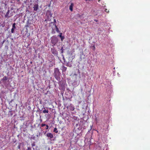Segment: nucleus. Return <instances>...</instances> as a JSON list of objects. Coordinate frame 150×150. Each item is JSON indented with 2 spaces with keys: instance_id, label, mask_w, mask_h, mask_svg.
Here are the masks:
<instances>
[{
  "instance_id": "b1692460",
  "label": "nucleus",
  "mask_w": 150,
  "mask_h": 150,
  "mask_svg": "<svg viewBox=\"0 0 150 150\" xmlns=\"http://www.w3.org/2000/svg\"><path fill=\"white\" fill-rule=\"evenodd\" d=\"M45 126H46V129H48V128H49V126H48V125H46Z\"/></svg>"
},
{
  "instance_id": "0eeeda50",
  "label": "nucleus",
  "mask_w": 150,
  "mask_h": 150,
  "mask_svg": "<svg viewBox=\"0 0 150 150\" xmlns=\"http://www.w3.org/2000/svg\"><path fill=\"white\" fill-rule=\"evenodd\" d=\"M51 51L52 53L53 54H57L58 52L57 51L54 49L51 48Z\"/></svg>"
},
{
  "instance_id": "5701e85b",
  "label": "nucleus",
  "mask_w": 150,
  "mask_h": 150,
  "mask_svg": "<svg viewBox=\"0 0 150 150\" xmlns=\"http://www.w3.org/2000/svg\"><path fill=\"white\" fill-rule=\"evenodd\" d=\"M26 150H32V149L30 147H28Z\"/></svg>"
},
{
  "instance_id": "f8f14e48",
  "label": "nucleus",
  "mask_w": 150,
  "mask_h": 150,
  "mask_svg": "<svg viewBox=\"0 0 150 150\" xmlns=\"http://www.w3.org/2000/svg\"><path fill=\"white\" fill-rule=\"evenodd\" d=\"M38 4H35L34 6L33 7L34 10L35 11H36L37 10L38 8Z\"/></svg>"
},
{
  "instance_id": "ddd939ff",
  "label": "nucleus",
  "mask_w": 150,
  "mask_h": 150,
  "mask_svg": "<svg viewBox=\"0 0 150 150\" xmlns=\"http://www.w3.org/2000/svg\"><path fill=\"white\" fill-rule=\"evenodd\" d=\"M69 150H77L75 146L73 147H70L69 149Z\"/></svg>"
},
{
  "instance_id": "4be33fe9",
  "label": "nucleus",
  "mask_w": 150,
  "mask_h": 150,
  "mask_svg": "<svg viewBox=\"0 0 150 150\" xmlns=\"http://www.w3.org/2000/svg\"><path fill=\"white\" fill-rule=\"evenodd\" d=\"M46 125V124H42L41 125V127H43Z\"/></svg>"
},
{
  "instance_id": "393cba45",
  "label": "nucleus",
  "mask_w": 150,
  "mask_h": 150,
  "mask_svg": "<svg viewBox=\"0 0 150 150\" xmlns=\"http://www.w3.org/2000/svg\"><path fill=\"white\" fill-rule=\"evenodd\" d=\"M105 11L106 12H107V13H109V10H108V9H105Z\"/></svg>"
},
{
  "instance_id": "bb28decb",
  "label": "nucleus",
  "mask_w": 150,
  "mask_h": 150,
  "mask_svg": "<svg viewBox=\"0 0 150 150\" xmlns=\"http://www.w3.org/2000/svg\"><path fill=\"white\" fill-rule=\"evenodd\" d=\"M35 144L34 143H33L31 145H32V147H33V146H35Z\"/></svg>"
},
{
  "instance_id": "dca6fc26",
  "label": "nucleus",
  "mask_w": 150,
  "mask_h": 150,
  "mask_svg": "<svg viewBox=\"0 0 150 150\" xmlns=\"http://www.w3.org/2000/svg\"><path fill=\"white\" fill-rule=\"evenodd\" d=\"M43 112L44 113H48V110L45 109L43 111Z\"/></svg>"
},
{
  "instance_id": "39448f33",
  "label": "nucleus",
  "mask_w": 150,
  "mask_h": 150,
  "mask_svg": "<svg viewBox=\"0 0 150 150\" xmlns=\"http://www.w3.org/2000/svg\"><path fill=\"white\" fill-rule=\"evenodd\" d=\"M54 74L55 77L57 79V78H58L59 76V70H55L54 72Z\"/></svg>"
},
{
  "instance_id": "c85d7f7f",
  "label": "nucleus",
  "mask_w": 150,
  "mask_h": 150,
  "mask_svg": "<svg viewBox=\"0 0 150 150\" xmlns=\"http://www.w3.org/2000/svg\"><path fill=\"white\" fill-rule=\"evenodd\" d=\"M100 0H98V1L99 2H100Z\"/></svg>"
},
{
  "instance_id": "7ed1b4c3",
  "label": "nucleus",
  "mask_w": 150,
  "mask_h": 150,
  "mask_svg": "<svg viewBox=\"0 0 150 150\" xmlns=\"http://www.w3.org/2000/svg\"><path fill=\"white\" fill-rule=\"evenodd\" d=\"M48 12H47L46 13L47 16V19L45 20V21H51V19L52 18V14L50 12H49V15L48 16H47L48 13Z\"/></svg>"
},
{
  "instance_id": "aec40b11",
  "label": "nucleus",
  "mask_w": 150,
  "mask_h": 150,
  "mask_svg": "<svg viewBox=\"0 0 150 150\" xmlns=\"http://www.w3.org/2000/svg\"><path fill=\"white\" fill-rule=\"evenodd\" d=\"M21 147V144H19L18 146H17V148L18 149H20Z\"/></svg>"
},
{
  "instance_id": "f257e3e1",
  "label": "nucleus",
  "mask_w": 150,
  "mask_h": 150,
  "mask_svg": "<svg viewBox=\"0 0 150 150\" xmlns=\"http://www.w3.org/2000/svg\"><path fill=\"white\" fill-rule=\"evenodd\" d=\"M58 41V39L55 36H53L51 38V42L52 44L55 45L57 42Z\"/></svg>"
},
{
  "instance_id": "1a4fd4ad",
  "label": "nucleus",
  "mask_w": 150,
  "mask_h": 150,
  "mask_svg": "<svg viewBox=\"0 0 150 150\" xmlns=\"http://www.w3.org/2000/svg\"><path fill=\"white\" fill-rule=\"evenodd\" d=\"M74 6V4L73 3H71V5L69 6V9L71 11H73V7Z\"/></svg>"
},
{
  "instance_id": "2eb2a0df",
  "label": "nucleus",
  "mask_w": 150,
  "mask_h": 150,
  "mask_svg": "<svg viewBox=\"0 0 150 150\" xmlns=\"http://www.w3.org/2000/svg\"><path fill=\"white\" fill-rule=\"evenodd\" d=\"M62 71H65L67 69V68L65 67L64 66H62Z\"/></svg>"
},
{
  "instance_id": "423d86ee",
  "label": "nucleus",
  "mask_w": 150,
  "mask_h": 150,
  "mask_svg": "<svg viewBox=\"0 0 150 150\" xmlns=\"http://www.w3.org/2000/svg\"><path fill=\"white\" fill-rule=\"evenodd\" d=\"M8 79V78L6 76H4L2 79L1 81H2V83L5 84L6 83V81Z\"/></svg>"
},
{
  "instance_id": "4468645a",
  "label": "nucleus",
  "mask_w": 150,
  "mask_h": 150,
  "mask_svg": "<svg viewBox=\"0 0 150 150\" xmlns=\"http://www.w3.org/2000/svg\"><path fill=\"white\" fill-rule=\"evenodd\" d=\"M9 11L8 10V11L7 12L6 14L5 15V17H6V18L9 17L8 16V15H9Z\"/></svg>"
},
{
  "instance_id": "f03ea898",
  "label": "nucleus",
  "mask_w": 150,
  "mask_h": 150,
  "mask_svg": "<svg viewBox=\"0 0 150 150\" xmlns=\"http://www.w3.org/2000/svg\"><path fill=\"white\" fill-rule=\"evenodd\" d=\"M53 21L50 23H49V26L51 27L53 30H54L55 27L56 26V25L55 24L56 23V20L55 19L53 18Z\"/></svg>"
},
{
  "instance_id": "6ab92c4d",
  "label": "nucleus",
  "mask_w": 150,
  "mask_h": 150,
  "mask_svg": "<svg viewBox=\"0 0 150 150\" xmlns=\"http://www.w3.org/2000/svg\"><path fill=\"white\" fill-rule=\"evenodd\" d=\"M16 24L15 23H13L12 25V28H16Z\"/></svg>"
},
{
  "instance_id": "a211bd4d",
  "label": "nucleus",
  "mask_w": 150,
  "mask_h": 150,
  "mask_svg": "<svg viewBox=\"0 0 150 150\" xmlns=\"http://www.w3.org/2000/svg\"><path fill=\"white\" fill-rule=\"evenodd\" d=\"M55 28H56V31L57 32L59 33V29L58 28V27H57V26H56L55 27Z\"/></svg>"
},
{
  "instance_id": "6e6552de",
  "label": "nucleus",
  "mask_w": 150,
  "mask_h": 150,
  "mask_svg": "<svg viewBox=\"0 0 150 150\" xmlns=\"http://www.w3.org/2000/svg\"><path fill=\"white\" fill-rule=\"evenodd\" d=\"M47 137L51 139L53 138V136L52 134L50 133H48L47 134Z\"/></svg>"
},
{
  "instance_id": "9b49d317",
  "label": "nucleus",
  "mask_w": 150,
  "mask_h": 150,
  "mask_svg": "<svg viewBox=\"0 0 150 150\" xmlns=\"http://www.w3.org/2000/svg\"><path fill=\"white\" fill-rule=\"evenodd\" d=\"M62 33H60L59 36L61 38V40L62 41L64 38V36H62Z\"/></svg>"
},
{
  "instance_id": "f3484780",
  "label": "nucleus",
  "mask_w": 150,
  "mask_h": 150,
  "mask_svg": "<svg viewBox=\"0 0 150 150\" xmlns=\"http://www.w3.org/2000/svg\"><path fill=\"white\" fill-rule=\"evenodd\" d=\"M54 132H55L56 133L58 132V131L57 130V129L56 128H55L54 129Z\"/></svg>"
},
{
  "instance_id": "cd10ccee",
  "label": "nucleus",
  "mask_w": 150,
  "mask_h": 150,
  "mask_svg": "<svg viewBox=\"0 0 150 150\" xmlns=\"http://www.w3.org/2000/svg\"><path fill=\"white\" fill-rule=\"evenodd\" d=\"M93 47L94 50H95V46H93Z\"/></svg>"
},
{
  "instance_id": "20e7f679",
  "label": "nucleus",
  "mask_w": 150,
  "mask_h": 150,
  "mask_svg": "<svg viewBox=\"0 0 150 150\" xmlns=\"http://www.w3.org/2000/svg\"><path fill=\"white\" fill-rule=\"evenodd\" d=\"M67 108L72 111H74L75 109L74 107L72 104H70L69 106H68Z\"/></svg>"
},
{
  "instance_id": "9d476101",
  "label": "nucleus",
  "mask_w": 150,
  "mask_h": 150,
  "mask_svg": "<svg viewBox=\"0 0 150 150\" xmlns=\"http://www.w3.org/2000/svg\"><path fill=\"white\" fill-rule=\"evenodd\" d=\"M71 76H73V78L74 79V80L75 81L76 79L77 74H74L71 75Z\"/></svg>"
},
{
  "instance_id": "412c9836",
  "label": "nucleus",
  "mask_w": 150,
  "mask_h": 150,
  "mask_svg": "<svg viewBox=\"0 0 150 150\" xmlns=\"http://www.w3.org/2000/svg\"><path fill=\"white\" fill-rule=\"evenodd\" d=\"M15 28H12L11 29V33H14V30Z\"/></svg>"
},
{
  "instance_id": "7c9ffc66",
  "label": "nucleus",
  "mask_w": 150,
  "mask_h": 150,
  "mask_svg": "<svg viewBox=\"0 0 150 150\" xmlns=\"http://www.w3.org/2000/svg\"><path fill=\"white\" fill-rule=\"evenodd\" d=\"M18 1H19V0H17Z\"/></svg>"
},
{
  "instance_id": "a878e982",
  "label": "nucleus",
  "mask_w": 150,
  "mask_h": 150,
  "mask_svg": "<svg viewBox=\"0 0 150 150\" xmlns=\"http://www.w3.org/2000/svg\"><path fill=\"white\" fill-rule=\"evenodd\" d=\"M29 24L28 23L27 24L25 25V27H28L29 26Z\"/></svg>"
},
{
  "instance_id": "c756f323",
  "label": "nucleus",
  "mask_w": 150,
  "mask_h": 150,
  "mask_svg": "<svg viewBox=\"0 0 150 150\" xmlns=\"http://www.w3.org/2000/svg\"><path fill=\"white\" fill-rule=\"evenodd\" d=\"M86 1H87L88 0H85Z\"/></svg>"
}]
</instances>
